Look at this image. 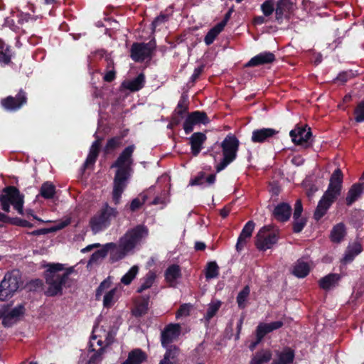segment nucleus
<instances>
[{
	"label": "nucleus",
	"mask_w": 364,
	"mask_h": 364,
	"mask_svg": "<svg viewBox=\"0 0 364 364\" xmlns=\"http://www.w3.org/2000/svg\"><path fill=\"white\" fill-rule=\"evenodd\" d=\"M135 150L134 144L126 147L119 155L117 160L112 164L111 168H117L113 181L112 199L115 204H119L122 193L132 171L134 163L132 158Z\"/></svg>",
	"instance_id": "obj_1"
},
{
	"label": "nucleus",
	"mask_w": 364,
	"mask_h": 364,
	"mask_svg": "<svg viewBox=\"0 0 364 364\" xmlns=\"http://www.w3.org/2000/svg\"><path fill=\"white\" fill-rule=\"evenodd\" d=\"M148 235L147 228L141 225L128 230L115 243L114 250L110 252V260L115 262L124 258Z\"/></svg>",
	"instance_id": "obj_2"
},
{
	"label": "nucleus",
	"mask_w": 364,
	"mask_h": 364,
	"mask_svg": "<svg viewBox=\"0 0 364 364\" xmlns=\"http://www.w3.org/2000/svg\"><path fill=\"white\" fill-rule=\"evenodd\" d=\"M47 267L44 277L48 288L45 294L48 296L62 295L63 287L66 284L73 268L65 270L63 265L60 263L49 264Z\"/></svg>",
	"instance_id": "obj_3"
},
{
	"label": "nucleus",
	"mask_w": 364,
	"mask_h": 364,
	"mask_svg": "<svg viewBox=\"0 0 364 364\" xmlns=\"http://www.w3.org/2000/svg\"><path fill=\"white\" fill-rule=\"evenodd\" d=\"M343 176L340 168L336 169L332 173L328 189L319 200L314 212V217L315 220H319L326 213L331 204L341 195Z\"/></svg>",
	"instance_id": "obj_4"
},
{
	"label": "nucleus",
	"mask_w": 364,
	"mask_h": 364,
	"mask_svg": "<svg viewBox=\"0 0 364 364\" xmlns=\"http://www.w3.org/2000/svg\"><path fill=\"white\" fill-rule=\"evenodd\" d=\"M239 146L240 141L234 134H229L225 136L218 146V149H222L223 157L215 166V170L218 173L225 169L236 159Z\"/></svg>",
	"instance_id": "obj_5"
},
{
	"label": "nucleus",
	"mask_w": 364,
	"mask_h": 364,
	"mask_svg": "<svg viewBox=\"0 0 364 364\" xmlns=\"http://www.w3.org/2000/svg\"><path fill=\"white\" fill-rule=\"evenodd\" d=\"M117 215L118 212L116 208L105 203L103 207L90 218V226L92 232L97 234L107 228L110 225L111 220Z\"/></svg>",
	"instance_id": "obj_6"
},
{
	"label": "nucleus",
	"mask_w": 364,
	"mask_h": 364,
	"mask_svg": "<svg viewBox=\"0 0 364 364\" xmlns=\"http://www.w3.org/2000/svg\"><path fill=\"white\" fill-rule=\"evenodd\" d=\"M0 203L4 211L9 213L12 205L19 214H23V196L16 187L4 188L0 193Z\"/></svg>",
	"instance_id": "obj_7"
},
{
	"label": "nucleus",
	"mask_w": 364,
	"mask_h": 364,
	"mask_svg": "<svg viewBox=\"0 0 364 364\" xmlns=\"http://www.w3.org/2000/svg\"><path fill=\"white\" fill-rule=\"evenodd\" d=\"M21 284V277L18 270L6 274L0 282V300L4 301L12 297Z\"/></svg>",
	"instance_id": "obj_8"
},
{
	"label": "nucleus",
	"mask_w": 364,
	"mask_h": 364,
	"mask_svg": "<svg viewBox=\"0 0 364 364\" xmlns=\"http://www.w3.org/2000/svg\"><path fill=\"white\" fill-rule=\"evenodd\" d=\"M277 242V235L271 230V226H264L255 236V245L259 250L270 249Z\"/></svg>",
	"instance_id": "obj_9"
},
{
	"label": "nucleus",
	"mask_w": 364,
	"mask_h": 364,
	"mask_svg": "<svg viewBox=\"0 0 364 364\" xmlns=\"http://www.w3.org/2000/svg\"><path fill=\"white\" fill-rule=\"evenodd\" d=\"M155 46L154 41H150L147 43H133L131 48V58L135 62H142L151 57Z\"/></svg>",
	"instance_id": "obj_10"
},
{
	"label": "nucleus",
	"mask_w": 364,
	"mask_h": 364,
	"mask_svg": "<svg viewBox=\"0 0 364 364\" xmlns=\"http://www.w3.org/2000/svg\"><path fill=\"white\" fill-rule=\"evenodd\" d=\"M289 135L295 144L303 146L305 148L310 146L309 140L312 136L310 128L296 127L290 132Z\"/></svg>",
	"instance_id": "obj_11"
},
{
	"label": "nucleus",
	"mask_w": 364,
	"mask_h": 364,
	"mask_svg": "<svg viewBox=\"0 0 364 364\" xmlns=\"http://www.w3.org/2000/svg\"><path fill=\"white\" fill-rule=\"evenodd\" d=\"M209 122L207 114L204 112L195 111L190 113L183 123V129L186 134H189L193 130L196 124H206Z\"/></svg>",
	"instance_id": "obj_12"
},
{
	"label": "nucleus",
	"mask_w": 364,
	"mask_h": 364,
	"mask_svg": "<svg viewBox=\"0 0 364 364\" xmlns=\"http://www.w3.org/2000/svg\"><path fill=\"white\" fill-rule=\"evenodd\" d=\"M27 97L26 92L23 90H20L17 95L14 97L9 96L4 98L1 101V105L6 110L15 111L21 107L22 105L26 103Z\"/></svg>",
	"instance_id": "obj_13"
},
{
	"label": "nucleus",
	"mask_w": 364,
	"mask_h": 364,
	"mask_svg": "<svg viewBox=\"0 0 364 364\" xmlns=\"http://www.w3.org/2000/svg\"><path fill=\"white\" fill-rule=\"evenodd\" d=\"M279 131L272 128H261L253 130L251 140L253 143L269 142L273 137L279 134Z\"/></svg>",
	"instance_id": "obj_14"
},
{
	"label": "nucleus",
	"mask_w": 364,
	"mask_h": 364,
	"mask_svg": "<svg viewBox=\"0 0 364 364\" xmlns=\"http://www.w3.org/2000/svg\"><path fill=\"white\" fill-rule=\"evenodd\" d=\"M181 326L179 324H168L162 331L161 342L163 347L166 348L168 345L176 340L180 334Z\"/></svg>",
	"instance_id": "obj_15"
},
{
	"label": "nucleus",
	"mask_w": 364,
	"mask_h": 364,
	"mask_svg": "<svg viewBox=\"0 0 364 364\" xmlns=\"http://www.w3.org/2000/svg\"><path fill=\"white\" fill-rule=\"evenodd\" d=\"M6 311L7 308L5 306V314H4L2 324L5 327H10L24 314L25 307L23 304H19L10 311L6 312Z\"/></svg>",
	"instance_id": "obj_16"
},
{
	"label": "nucleus",
	"mask_w": 364,
	"mask_h": 364,
	"mask_svg": "<svg viewBox=\"0 0 364 364\" xmlns=\"http://www.w3.org/2000/svg\"><path fill=\"white\" fill-rule=\"evenodd\" d=\"M294 11V4L291 0H279L276 2V19L282 20L284 17L289 18V16Z\"/></svg>",
	"instance_id": "obj_17"
},
{
	"label": "nucleus",
	"mask_w": 364,
	"mask_h": 364,
	"mask_svg": "<svg viewBox=\"0 0 364 364\" xmlns=\"http://www.w3.org/2000/svg\"><path fill=\"white\" fill-rule=\"evenodd\" d=\"M255 227V223L252 220L248 221L245 225L236 244V250L237 251H241L243 249L248 240L251 237Z\"/></svg>",
	"instance_id": "obj_18"
},
{
	"label": "nucleus",
	"mask_w": 364,
	"mask_h": 364,
	"mask_svg": "<svg viewBox=\"0 0 364 364\" xmlns=\"http://www.w3.org/2000/svg\"><path fill=\"white\" fill-rule=\"evenodd\" d=\"M275 55L271 52H263L252 58L245 67H255L262 65L272 63L275 60Z\"/></svg>",
	"instance_id": "obj_19"
},
{
	"label": "nucleus",
	"mask_w": 364,
	"mask_h": 364,
	"mask_svg": "<svg viewBox=\"0 0 364 364\" xmlns=\"http://www.w3.org/2000/svg\"><path fill=\"white\" fill-rule=\"evenodd\" d=\"M207 137L204 133L195 132L189 138L191 153L194 156H197L202 149L203 144L206 141Z\"/></svg>",
	"instance_id": "obj_20"
},
{
	"label": "nucleus",
	"mask_w": 364,
	"mask_h": 364,
	"mask_svg": "<svg viewBox=\"0 0 364 364\" xmlns=\"http://www.w3.org/2000/svg\"><path fill=\"white\" fill-rule=\"evenodd\" d=\"M115 247L114 242H109L104 245L102 249L95 252L88 261V265L97 264L101 262L107 255L108 252H112Z\"/></svg>",
	"instance_id": "obj_21"
},
{
	"label": "nucleus",
	"mask_w": 364,
	"mask_h": 364,
	"mask_svg": "<svg viewBox=\"0 0 364 364\" xmlns=\"http://www.w3.org/2000/svg\"><path fill=\"white\" fill-rule=\"evenodd\" d=\"M364 193V183H354L349 189L346 198V205L350 206Z\"/></svg>",
	"instance_id": "obj_22"
},
{
	"label": "nucleus",
	"mask_w": 364,
	"mask_h": 364,
	"mask_svg": "<svg viewBox=\"0 0 364 364\" xmlns=\"http://www.w3.org/2000/svg\"><path fill=\"white\" fill-rule=\"evenodd\" d=\"M291 213V206L287 203H282L275 207L273 215L277 220L285 222L289 219Z\"/></svg>",
	"instance_id": "obj_23"
},
{
	"label": "nucleus",
	"mask_w": 364,
	"mask_h": 364,
	"mask_svg": "<svg viewBox=\"0 0 364 364\" xmlns=\"http://www.w3.org/2000/svg\"><path fill=\"white\" fill-rule=\"evenodd\" d=\"M277 358L272 364H290L294 358V351L290 348H285L282 351L276 352Z\"/></svg>",
	"instance_id": "obj_24"
},
{
	"label": "nucleus",
	"mask_w": 364,
	"mask_h": 364,
	"mask_svg": "<svg viewBox=\"0 0 364 364\" xmlns=\"http://www.w3.org/2000/svg\"><path fill=\"white\" fill-rule=\"evenodd\" d=\"M341 276L338 274H329L322 277L319 282V287L326 291H328L337 286Z\"/></svg>",
	"instance_id": "obj_25"
},
{
	"label": "nucleus",
	"mask_w": 364,
	"mask_h": 364,
	"mask_svg": "<svg viewBox=\"0 0 364 364\" xmlns=\"http://www.w3.org/2000/svg\"><path fill=\"white\" fill-rule=\"evenodd\" d=\"M149 296H141L136 301L132 309V314L135 317H141L148 312Z\"/></svg>",
	"instance_id": "obj_26"
},
{
	"label": "nucleus",
	"mask_w": 364,
	"mask_h": 364,
	"mask_svg": "<svg viewBox=\"0 0 364 364\" xmlns=\"http://www.w3.org/2000/svg\"><path fill=\"white\" fill-rule=\"evenodd\" d=\"M101 146V139H98L95 140L91 145L88 156L84 164L85 168H88L89 166L93 165L99 155L100 149Z\"/></svg>",
	"instance_id": "obj_27"
},
{
	"label": "nucleus",
	"mask_w": 364,
	"mask_h": 364,
	"mask_svg": "<svg viewBox=\"0 0 364 364\" xmlns=\"http://www.w3.org/2000/svg\"><path fill=\"white\" fill-rule=\"evenodd\" d=\"M146 358V353L139 348H136L129 353L127 360L122 364H141Z\"/></svg>",
	"instance_id": "obj_28"
},
{
	"label": "nucleus",
	"mask_w": 364,
	"mask_h": 364,
	"mask_svg": "<svg viewBox=\"0 0 364 364\" xmlns=\"http://www.w3.org/2000/svg\"><path fill=\"white\" fill-rule=\"evenodd\" d=\"M310 272V266L308 262L303 259H298L294 264L292 274L299 278H304L308 275Z\"/></svg>",
	"instance_id": "obj_29"
},
{
	"label": "nucleus",
	"mask_w": 364,
	"mask_h": 364,
	"mask_svg": "<svg viewBox=\"0 0 364 364\" xmlns=\"http://www.w3.org/2000/svg\"><path fill=\"white\" fill-rule=\"evenodd\" d=\"M272 354L269 350L263 349L257 352L252 358L250 364H264L272 358Z\"/></svg>",
	"instance_id": "obj_30"
},
{
	"label": "nucleus",
	"mask_w": 364,
	"mask_h": 364,
	"mask_svg": "<svg viewBox=\"0 0 364 364\" xmlns=\"http://www.w3.org/2000/svg\"><path fill=\"white\" fill-rule=\"evenodd\" d=\"M145 77L143 73H140L136 78L132 80L123 82L125 88L134 92L138 91L144 87Z\"/></svg>",
	"instance_id": "obj_31"
},
{
	"label": "nucleus",
	"mask_w": 364,
	"mask_h": 364,
	"mask_svg": "<svg viewBox=\"0 0 364 364\" xmlns=\"http://www.w3.org/2000/svg\"><path fill=\"white\" fill-rule=\"evenodd\" d=\"M283 325L284 323L281 321H274L269 323H261L257 326V330L264 337L266 334L282 328Z\"/></svg>",
	"instance_id": "obj_32"
},
{
	"label": "nucleus",
	"mask_w": 364,
	"mask_h": 364,
	"mask_svg": "<svg viewBox=\"0 0 364 364\" xmlns=\"http://www.w3.org/2000/svg\"><path fill=\"white\" fill-rule=\"evenodd\" d=\"M181 276V268L177 264L171 265L165 272L166 280L170 284H173Z\"/></svg>",
	"instance_id": "obj_33"
},
{
	"label": "nucleus",
	"mask_w": 364,
	"mask_h": 364,
	"mask_svg": "<svg viewBox=\"0 0 364 364\" xmlns=\"http://www.w3.org/2000/svg\"><path fill=\"white\" fill-rule=\"evenodd\" d=\"M156 274L152 272L149 271L141 279V284L139 287L137 289V292L141 293L144 290L150 288L155 279H156Z\"/></svg>",
	"instance_id": "obj_34"
},
{
	"label": "nucleus",
	"mask_w": 364,
	"mask_h": 364,
	"mask_svg": "<svg viewBox=\"0 0 364 364\" xmlns=\"http://www.w3.org/2000/svg\"><path fill=\"white\" fill-rule=\"evenodd\" d=\"M345 235V225L343 223H338L331 230V238L334 242H340L343 239Z\"/></svg>",
	"instance_id": "obj_35"
},
{
	"label": "nucleus",
	"mask_w": 364,
	"mask_h": 364,
	"mask_svg": "<svg viewBox=\"0 0 364 364\" xmlns=\"http://www.w3.org/2000/svg\"><path fill=\"white\" fill-rule=\"evenodd\" d=\"M55 193V187L50 182H45L40 189L41 196L46 199L53 198Z\"/></svg>",
	"instance_id": "obj_36"
},
{
	"label": "nucleus",
	"mask_w": 364,
	"mask_h": 364,
	"mask_svg": "<svg viewBox=\"0 0 364 364\" xmlns=\"http://www.w3.org/2000/svg\"><path fill=\"white\" fill-rule=\"evenodd\" d=\"M188 98L186 95H182L174 110V114L183 117L184 114L188 109Z\"/></svg>",
	"instance_id": "obj_37"
},
{
	"label": "nucleus",
	"mask_w": 364,
	"mask_h": 364,
	"mask_svg": "<svg viewBox=\"0 0 364 364\" xmlns=\"http://www.w3.org/2000/svg\"><path fill=\"white\" fill-rule=\"evenodd\" d=\"M93 343L90 341V348L94 352L93 355L90 356L88 364H99L102 360V355L105 351V348L100 347L98 350L92 348Z\"/></svg>",
	"instance_id": "obj_38"
},
{
	"label": "nucleus",
	"mask_w": 364,
	"mask_h": 364,
	"mask_svg": "<svg viewBox=\"0 0 364 364\" xmlns=\"http://www.w3.org/2000/svg\"><path fill=\"white\" fill-rule=\"evenodd\" d=\"M122 138L123 136H114L107 140L104 148L105 153L109 154L111 151L119 147L122 145Z\"/></svg>",
	"instance_id": "obj_39"
},
{
	"label": "nucleus",
	"mask_w": 364,
	"mask_h": 364,
	"mask_svg": "<svg viewBox=\"0 0 364 364\" xmlns=\"http://www.w3.org/2000/svg\"><path fill=\"white\" fill-rule=\"evenodd\" d=\"M223 30V28L222 27L221 25L219 24H217L213 28H212L205 36L204 41L206 43V45L209 46L212 44L215 38Z\"/></svg>",
	"instance_id": "obj_40"
},
{
	"label": "nucleus",
	"mask_w": 364,
	"mask_h": 364,
	"mask_svg": "<svg viewBox=\"0 0 364 364\" xmlns=\"http://www.w3.org/2000/svg\"><path fill=\"white\" fill-rule=\"evenodd\" d=\"M117 288H114L106 292L103 299V305L105 307H111L117 300Z\"/></svg>",
	"instance_id": "obj_41"
},
{
	"label": "nucleus",
	"mask_w": 364,
	"mask_h": 364,
	"mask_svg": "<svg viewBox=\"0 0 364 364\" xmlns=\"http://www.w3.org/2000/svg\"><path fill=\"white\" fill-rule=\"evenodd\" d=\"M219 275V267L215 262H210L207 264L205 277L207 279L216 278Z\"/></svg>",
	"instance_id": "obj_42"
},
{
	"label": "nucleus",
	"mask_w": 364,
	"mask_h": 364,
	"mask_svg": "<svg viewBox=\"0 0 364 364\" xmlns=\"http://www.w3.org/2000/svg\"><path fill=\"white\" fill-rule=\"evenodd\" d=\"M139 272V267L136 265L133 266L121 279V282L124 285H129L136 277Z\"/></svg>",
	"instance_id": "obj_43"
},
{
	"label": "nucleus",
	"mask_w": 364,
	"mask_h": 364,
	"mask_svg": "<svg viewBox=\"0 0 364 364\" xmlns=\"http://www.w3.org/2000/svg\"><path fill=\"white\" fill-rule=\"evenodd\" d=\"M275 6H276L275 0H266L261 5V10H262L264 16H271L276 9Z\"/></svg>",
	"instance_id": "obj_44"
},
{
	"label": "nucleus",
	"mask_w": 364,
	"mask_h": 364,
	"mask_svg": "<svg viewBox=\"0 0 364 364\" xmlns=\"http://www.w3.org/2000/svg\"><path fill=\"white\" fill-rule=\"evenodd\" d=\"M250 287L248 286H245L242 290H241L237 296V304H238V306L240 308V309H243L245 308V301L250 294Z\"/></svg>",
	"instance_id": "obj_45"
},
{
	"label": "nucleus",
	"mask_w": 364,
	"mask_h": 364,
	"mask_svg": "<svg viewBox=\"0 0 364 364\" xmlns=\"http://www.w3.org/2000/svg\"><path fill=\"white\" fill-rule=\"evenodd\" d=\"M147 198V194L142 193L138 198L133 199L130 204V210L132 211L138 210L146 202Z\"/></svg>",
	"instance_id": "obj_46"
},
{
	"label": "nucleus",
	"mask_w": 364,
	"mask_h": 364,
	"mask_svg": "<svg viewBox=\"0 0 364 364\" xmlns=\"http://www.w3.org/2000/svg\"><path fill=\"white\" fill-rule=\"evenodd\" d=\"M11 52L9 46H1L0 47V62L5 65L11 62Z\"/></svg>",
	"instance_id": "obj_47"
},
{
	"label": "nucleus",
	"mask_w": 364,
	"mask_h": 364,
	"mask_svg": "<svg viewBox=\"0 0 364 364\" xmlns=\"http://www.w3.org/2000/svg\"><path fill=\"white\" fill-rule=\"evenodd\" d=\"M220 306H221L220 301L211 302L208 305L206 315L205 316L206 320L209 321L211 318H213L215 315L217 311L219 310Z\"/></svg>",
	"instance_id": "obj_48"
},
{
	"label": "nucleus",
	"mask_w": 364,
	"mask_h": 364,
	"mask_svg": "<svg viewBox=\"0 0 364 364\" xmlns=\"http://www.w3.org/2000/svg\"><path fill=\"white\" fill-rule=\"evenodd\" d=\"M111 284L112 282L109 277L107 278L100 283V286L97 287L96 290L95 296L97 300L100 299V296H102V294L105 292V290L110 287Z\"/></svg>",
	"instance_id": "obj_49"
},
{
	"label": "nucleus",
	"mask_w": 364,
	"mask_h": 364,
	"mask_svg": "<svg viewBox=\"0 0 364 364\" xmlns=\"http://www.w3.org/2000/svg\"><path fill=\"white\" fill-rule=\"evenodd\" d=\"M17 17L18 23L20 24H23L29 21H36L38 18L37 16H32L28 13H24L23 11H18Z\"/></svg>",
	"instance_id": "obj_50"
},
{
	"label": "nucleus",
	"mask_w": 364,
	"mask_h": 364,
	"mask_svg": "<svg viewBox=\"0 0 364 364\" xmlns=\"http://www.w3.org/2000/svg\"><path fill=\"white\" fill-rule=\"evenodd\" d=\"M355 119L357 122H362L364 121V101L360 102L355 109Z\"/></svg>",
	"instance_id": "obj_51"
},
{
	"label": "nucleus",
	"mask_w": 364,
	"mask_h": 364,
	"mask_svg": "<svg viewBox=\"0 0 364 364\" xmlns=\"http://www.w3.org/2000/svg\"><path fill=\"white\" fill-rule=\"evenodd\" d=\"M306 220L304 218L294 219L293 230L296 233L300 232L306 225Z\"/></svg>",
	"instance_id": "obj_52"
},
{
	"label": "nucleus",
	"mask_w": 364,
	"mask_h": 364,
	"mask_svg": "<svg viewBox=\"0 0 364 364\" xmlns=\"http://www.w3.org/2000/svg\"><path fill=\"white\" fill-rule=\"evenodd\" d=\"M191 309L192 306L190 304L181 305L176 313V318L188 316Z\"/></svg>",
	"instance_id": "obj_53"
},
{
	"label": "nucleus",
	"mask_w": 364,
	"mask_h": 364,
	"mask_svg": "<svg viewBox=\"0 0 364 364\" xmlns=\"http://www.w3.org/2000/svg\"><path fill=\"white\" fill-rule=\"evenodd\" d=\"M168 19V16L166 14H161L157 16L151 23L152 31H154L158 26L166 22Z\"/></svg>",
	"instance_id": "obj_54"
},
{
	"label": "nucleus",
	"mask_w": 364,
	"mask_h": 364,
	"mask_svg": "<svg viewBox=\"0 0 364 364\" xmlns=\"http://www.w3.org/2000/svg\"><path fill=\"white\" fill-rule=\"evenodd\" d=\"M178 353V348L176 346H171L166 352L164 355V358L167 356V360H170V359H173L177 356Z\"/></svg>",
	"instance_id": "obj_55"
},
{
	"label": "nucleus",
	"mask_w": 364,
	"mask_h": 364,
	"mask_svg": "<svg viewBox=\"0 0 364 364\" xmlns=\"http://www.w3.org/2000/svg\"><path fill=\"white\" fill-rule=\"evenodd\" d=\"M302 211H303V207H302L301 201L300 200H297L294 205V212L293 214L294 219H296V218L301 217Z\"/></svg>",
	"instance_id": "obj_56"
},
{
	"label": "nucleus",
	"mask_w": 364,
	"mask_h": 364,
	"mask_svg": "<svg viewBox=\"0 0 364 364\" xmlns=\"http://www.w3.org/2000/svg\"><path fill=\"white\" fill-rule=\"evenodd\" d=\"M256 337H257L256 341L252 342L249 346L250 350H252V351L255 350L256 346L261 342V341L264 338V336L262 335V333L258 332V331L257 329H256Z\"/></svg>",
	"instance_id": "obj_57"
},
{
	"label": "nucleus",
	"mask_w": 364,
	"mask_h": 364,
	"mask_svg": "<svg viewBox=\"0 0 364 364\" xmlns=\"http://www.w3.org/2000/svg\"><path fill=\"white\" fill-rule=\"evenodd\" d=\"M115 71L114 69H111L109 70H108L105 76H104V80L106 81V82H112L114 80L115 78Z\"/></svg>",
	"instance_id": "obj_58"
},
{
	"label": "nucleus",
	"mask_w": 364,
	"mask_h": 364,
	"mask_svg": "<svg viewBox=\"0 0 364 364\" xmlns=\"http://www.w3.org/2000/svg\"><path fill=\"white\" fill-rule=\"evenodd\" d=\"M233 11V9L231 8L227 13L225 15V17H224V19L220 22L218 24L219 25H221L222 27L224 28V27L225 26L227 22L229 21L230 16H231V14Z\"/></svg>",
	"instance_id": "obj_59"
},
{
	"label": "nucleus",
	"mask_w": 364,
	"mask_h": 364,
	"mask_svg": "<svg viewBox=\"0 0 364 364\" xmlns=\"http://www.w3.org/2000/svg\"><path fill=\"white\" fill-rule=\"evenodd\" d=\"M14 223L26 228H32L33 226V224H31L28 221L22 219H16V222Z\"/></svg>",
	"instance_id": "obj_60"
},
{
	"label": "nucleus",
	"mask_w": 364,
	"mask_h": 364,
	"mask_svg": "<svg viewBox=\"0 0 364 364\" xmlns=\"http://www.w3.org/2000/svg\"><path fill=\"white\" fill-rule=\"evenodd\" d=\"M203 66H200V67L195 68L194 72L191 76L192 81H195L199 77V75L201 74V73L203 71Z\"/></svg>",
	"instance_id": "obj_61"
},
{
	"label": "nucleus",
	"mask_w": 364,
	"mask_h": 364,
	"mask_svg": "<svg viewBox=\"0 0 364 364\" xmlns=\"http://www.w3.org/2000/svg\"><path fill=\"white\" fill-rule=\"evenodd\" d=\"M355 256V255L354 254V252L352 250H349L348 252L346 253L343 257V260L345 262H350L354 259Z\"/></svg>",
	"instance_id": "obj_62"
},
{
	"label": "nucleus",
	"mask_w": 364,
	"mask_h": 364,
	"mask_svg": "<svg viewBox=\"0 0 364 364\" xmlns=\"http://www.w3.org/2000/svg\"><path fill=\"white\" fill-rule=\"evenodd\" d=\"M50 232V229L43 228V229L34 230L31 234L33 235H45V234L49 233Z\"/></svg>",
	"instance_id": "obj_63"
},
{
	"label": "nucleus",
	"mask_w": 364,
	"mask_h": 364,
	"mask_svg": "<svg viewBox=\"0 0 364 364\" xmlns=\"http://www.w3.org/2000/svg\"><path fill=\"white\" fill-rule=\"evenodd\" d=\"M318 191V188L314 186V185H311L310 186V187L306 190V194L308 196V197L311 198L312 197L314 193Z\"/></svg>",
	"instance_id": "obj_64"
}]
</instances>
